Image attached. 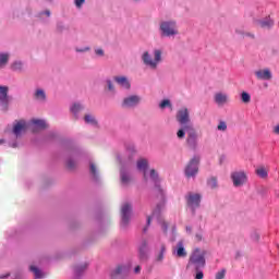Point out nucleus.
Returning <instances> with one entry per match:
<instances>
[{"label":"nucleus","instance_id":"obj_26","mask_svg":"<svg viewBox=\"0 0 279 279\" xmlns=\"http://www.w3.org/2000/svg\"><path fill=\"white\" fill-rule=\"evenodd\" d=\"M85 123H89L90 125H97V120L92 114H86L84 117Z\"/></svg>","mask_w":279,"mask_h":279},{"label":"nucleus","instance_id":"obj_20","mask_svg":"<svg viewBox=\"0 0 279 279\" xmlns=\"http://www.w3.org/2000/svg\"><path fill=\"white\" fill-rule=\"evenodd\" d=\"M255 173L258 178H262V180H265L267 179V177L269 175V172L267 171V169L263 166L258 167L256 170H255Z\"/></svg>","mask_w":279,"mask_h":279},{"label":"nucleus","instance_id":"obj_14","mask_svg":"<svg viewBox=\"0 0 279 279\" xmlns=\"http://www.w3.org/2000/svg\"><path fill=\"white\" fill-rule=\"evenodd\" d=\"M114 82H117L119 84V86H121V88H125L126 90H130V88L132 86L130 84V81L125 76H116Z\"/></svg>","mask_w":279,"mask_h":279},{"label":"nucleus","instance_id":"obj_31","mask_svg":"<svg viewBox=\"0 0 279 279\" xmlns=\"http://www.w3.org/2000/svg\"><path fill=\"white\" fill-rule=\"evenodd\" d=\"M209 189H217V178H210L207 182Z\"/></svg>","mask_w":279,"mask_h":279},{"label":"nucleus","instance_id":"obj_15","mask_svg":"<svg viewBox=\"0 0 279 279\" xmlns=\"http://www.w3.org/2000/svg\"><path fill=\"white\" fill-rule=\"evenodd\" d=\"M255 75L257 80H266V81L271 80V71H269V69L256 71Z\"/></svg>","mask_w":279,"mask_h":279},{"label":"nucleus","instance_id":"obj_4","mask_svg":"<svg viewBox=\"0 0 279 279\" xmlns=\"http://www.w3.org/2000/svg\"><path fill=\"white\" fill-rule=\"evenodd\" d=\"M199 171V157H193L185 167L186 178H195Z\"/></svg>","mask_w":279,"mask_h":279},{"label":"nucleus","instance_id":"obj_19","mask_svg":"<svg viewBox=\"0 0 279 279\" xmlns=\"http://www.w3.org/2000/svg\"><path fill=\"white\" fill-rule=\"evenodd\" d=\"M215 101L218 106H223V104H228V95L218 93L215 95Z\"/></svg>","mask_w":279,"mask_h":279},{"label":"nucleus","instance_id":"obj_51","mask_svg":"<svg viewBox=\"0 0 279 279\" xmlns=\"http://www.w3.org/2000/svg\"><path fill=\"white\" fill-rule=\"evenodd\" d=\"M143 232H147V227H145V228L143 229Z\"/></svg>","mask_w":279,"mask_h":279},{"label":"nucleus","instance_id":"obj_45","mask_svg":"<svg viewBox=\"0 0 279 279\" xmlns=\"http://www.w3.org/2000/svg\"><path fill=\"white\" fill-rule=\"evenodd\" d=\"M108 89L114 90V85H112V81H107Z\"/></svg>","mask_w":279,"mask_h":279},{"label":"nucleus","instance_id":"obj_50","mask_svg":"<svg viewBox=\"0 0 279 279\" xmlns=\"http://www.w3.org/2000/svg\"><path fill=\"white\" fill-rule=\"evenodd\" d=\"M45 14H46V16H51V12L50 11H46Z\"/></svg>","mask_w":279,"mask_h":279},{"label":"nucleus","instance_id":"obj_42","mask_svg":"<svg viewBox=\"0 0 279 279\" xmlns=\"http://www.w3.org/2000/svg\"><path fill=\"white\" fill-rule=\"evenodd\" d=\"M195 271H196L195 279H204V271H202L201 269Z\"/></svg>","mask_w":279,"mask_h":279},{"label":"nucleus","instance_id":"obj_23","mask_svg":"<svg viewBox=\"0 0 279 279\" xmlns=\"http://www.w3.org/2000/svg\"><path fill=\"white\" fill-rule=\"evenodd\" d=\"M259 26L263 27V29H269L270 27H274V21L271 19L259 21Z\"/></svg>","mask_w":279,"mask_h":279},{"label":"nucleus","instance_id":"obj_8","mask_svg":"<svg viewBox=\"0 0 279 279\" xmlns=\"http://www.w3.org/2000/svg\"><path fill=\"white\" fill-rule=\"evenodd\" d=\"M185 132L187 134V145L192 149H195L197 147V132H195V128L193 126H186Z\"/></svg>","mask_w":279,"mask_h":279},{"label":"nucleus","instance_id":"obj_9","mask_svg":"<svg viewBox=\"0 0 279 279\" xmlns=\"http://www.w3.org/2000/svg\"><path fill=\"white\" fill-rule=\"evenodd\" d=\"M132 213V205L130 203H126L121 208V226H128L130 223V214Z\"/></svg>","mask_w":279,"mask_h":279},{"label":"nucleus","instance_id":"obj_36","mask_svg":"<svg viewBox=\"0 0 279 279\" xmlns=\"http://www.w3.org/2000/svg\"><path fill=\"white\" fill-rule=\"evenodd\" d=\"M123 269H125L124 266H117V268L113 270L112 276H121V274H123Z\"/></svg>","mask_w":279,"mask_h":279},{"label":"nucleus","instance_id":"obj_25","mask_svg":"<svg viewBox=\"0 0 279 279\" xmlns=\"http://www.w3.org/2000/svg\"><path fill=\"white\" fill-rule=\"evenodd\" d=\"M35 98L38 99L39 101H45V99H47V95L45 94V90L37 89L35 92Z\"/></svg>","mask_w":279,"mask_h":279},{"label":"nucleus","instance_id":"obj_10","mask_svg":"<svg viewBox=\"0 0 279 279\" xmlns=\"http://www.w3.org/2000/svg\"><path fill=\"white\" fill-rule=\"evenodd\" d=\"M137 104H141V97L133 95L123 99L122 108H135Z\"/></svg>","mask_w":279,"mask_h":279},{"label":"nucleus","instance_id":"obj_43","mask_svg":"<svg viewBox=\"0 0 279 279\" xmlns=\"http://www.w3.org/2000/svg\"><path fill=\"white\" fill-rule=\"evenodd\" d=\"M202 239H203L202 233H196L195 236H194V241H195L196 243L202 242Z\"/></svg>","mask_w":279,"mask_h":279},{"label":"nucleus","instance_id":"obj_12","mask_svg":"<svg viewBox=\"0 0 279 279\" xmlns=\"http://www.w3.org/2000/svg\"><path fill=\"white\" fill-rule=\"evenodd\" d=\"M25 130H27V123L25 122V120H20L13 126V134H15V136H21V134H23V132H25Z\"/></svg>","mask_w":279,"mask_h":279},{"label":"nucleus","instance_id":"obj_11","mask_svg":"<svg viewBox=\"0 0 279 279\" xmlns=\"http://www.w3.org/2000/svg\"><path fill=\"white\" fill-rule=\"evenodd\" d=\"M8 90H10L8 86L0 85V106H3L4 108H8V105L10 104Z\"/></svg>","mask_w":279,"mask_h":279},{"label":"nucleus","instance_id":"obj_1","mask_svg":"<svg viewBox=\"0 0 279 279\" xmlns=\"http://www.w3.org/2000/svg\"><path fill=\"white\" fill-rule=\"evenodd\" d=\"M193 267L195 270L204 269L206 267V251L195 248L189 259L186 268Z\"/></svg>","mask_w":279,"mask_h":279},{"label":"nucleus","instance_id":"obj_6","mask_svg":"<svg viewBox=\"0 0 279 279\" xmlns=\"http://www.w3.org/2000/svg\"><path fill=\"white\" fill-rule=\"evenodd\" d=\"M187 207L191 208L193 213H195L196 208H199V204H202V195L197 193L190 192L185 196Z\"/></svg>","mask_w":279,"mask_h":279},{"label":"nucleus","instance_id":"obj_39","mask_svg":"<svg viewBox=\"0 0 279 279\" xmlns=\"http://www.w3.org/2000/svg\"><path fill=\"white\" fill-rule=\"evenodd\" d=\"M66 167L68 169H75V167H77V163L73 159H69L66 161Z\"/></svg>","mask_w":279,"mask_h":279},{"label":"nucleus","instance_id":"obj_33","mask_svg":"<svg viewBox=\"0 0 279 279\" xmlns=\"http://www.w3.org/2000/svg\"><path fill=\"white\" fill-rule=\"evenodd\" d=\"M80 110H82V105H80V104H74L71 107V112H73V114H77V112H80Z\"/></svg>","mask_w":279,"mask_h":279},{"label":"nucleus","instance_id":"obj_28","mask_svg":"<svg viewBox=\"0 0 279 279\" xmlns=\"http://www.w3.org/2000/svg\"><path fill=\"white\" fill-rule=\"evenodd\" d=\"M241 99H242L243 104H250V101H252V96H250V94H247V92H242Z\"/></svg>","mask_w":279,"mask_h":279},{"label":"nucleus","instance_id":"obj_18","mask_svg":"<svg viewBox=\"0 0 279 279\" xmlns=\"http://www.w3.org/2000/svg\"><path fill=\"white\" fill-rule=\"evenodd\" d=\"M147 167H148V162L147 159H140L137 161V169L140 171H144V180H147Z\"/></svg>","mask_w":279,"mask_h":279},{"label":"nucleus","instance_id":"obj_44","mask_svg":"<svg viewBox=\"0 0 279 279\" xmlns=\"http://www.w3.org/2000/svg\"><path fill=\"white\" fill-rule=\"evenodd\" d=\"M86 0H75V5L76 8H82V5H84Z\"/></svg>","mask_w":279,"mask_h":279},{"label":"nucleus","instance_id":"obj_16","mask_svg":"<svg viewBox=\"0 0 279 279\" xmlns=\"http://www.w3.org/2000/svg\"><path fill=\"white\" fill-rule=\"evenodd\" d=\"M175 254L178 258H186L187 253L186 248H184V243L182 241L178 242Z\"/></svg>","mask_w":279,"mask_h":279},{"label":"nucleus","instance_id":"obj_41","mask_svg":"<svg viewBox=\"0 0 279 279\" xmlns=\"http://www.w3.org/2000/svg\"><path fill=\"white\" fill-rule=\"evenodd\" d=\"M226 278V269H222L216 274V279H223Z\"/></svg>","mask_w":279,"mask_h":279},{"label":"nucleus","instance_id":"obj_38","mask_svg":"<svg viewBox=\"0 0 279 279\" xmlns=\"http://www.w3.org/2000/svg\"><path fill=\"white\" fill-rule=\"evenodd\" d=\"M89 169L93 178L97 179V166H95V163H90Z\"/></svg>","mask_w":279,"mask_h":279},{"label":"nucleus","instance_id":"obj_37","mask_svg":"<svg viewBox=\"0 0 279 279\" xmlns=\"http://www.w3.org/2000/svg\"><path fill=\"white\" fill-rule=\"evenodd\" d=\"M185 134H186V129H184V126H181V129L177 132L178 138H184Z\"/></svg>","mask_w":279,"mask_h":279},{"label":"nucleus","instance_id":"obj_47","mask_svg":"<svg viewBox=\"0 0 279 279\" xmlns=\"http://www.w3.org/2000/svg\"><path fill=\"white\" fill-rule=\"evenodd\" d=\"M161 228H162L163 232H167V228H168L167 222L162 221Z\"/></svg>","mask_w":279,"mask_h":279},{"label":"nucleus","instance_id":"obj_32","mask_svg":"<svg viewBox=\"0 0 279 279\" xmlns=\"http://www.w3.org/2000/svg\"><path fill=\"white\" fill-rule=\"evenodd\" d=\"M121 182L122 184H130V175L128 173L122 172L121 173Z\"/></svg>","mask_w":279,"mask_h":279},{"label":"nucleus","instance_id":"obj_52","mask_svg":"<svg viewBox=\"0 0 279 279\" xmlns=\"http://www.w3.org/2000/svg\"><path fill=\"white\" fill-rule=\"evenodd\" d=\"M186 230L191 231V228H190V227H186Z\"/></svg>","mask_w":279,"mask_h":279},{"label":"nucleus","instance_id":"obj_5","mask_svg":"<svg viewBox=\"0 0 279 279\" xmlns=\"http://www.w3.org/2000/svg\"><path fill=\"white\" fill-rule=\"evenodd\" d=\"M161 36H175L178 35V25L173 21L162 22L160 24Z\"/></svg>","mask_w":279,"mask_h":279},{"label":"nucleus","instance_id":"obj_21","mask_svg":"<svg viewBox=\"0 0 279 279\" xmlns=\"http://www.w3.org/2000/svg\"><path fill=\"white\" fill-rule=\"evenodd\" d=\"M161 208L162 205H157V208L153 211V215L147 217V227L151 225V219H154V217H159Z\"/></svg>","mask_w":279,"mask_h":279},{"label":"nucleus","instance_id":"obj_53","mask_svg":"<svg viewBox=\"0 0 279 279\" xmlns=\"http://www.w3.org/2000/svg\"><path fill=\"white\" fill-rule=\"evenodd\" d=\"M259 236L257 235V241H258Z\"/></svg>","mask_w":279,"mask_h":279},{"label":"nucleus","instance_id":"obj_17","mask_svg":"<svg viewBox=\"0 0 279 279\" xmlns=\"http://www.w3.org/2000/svg\"><path fill=\"white\" fill-rule=\"evenodd\" d=\"M140 260H147V241H143L138 250Z\"/></svg>","mask_w":279,"mask_h":279},{"label":"nucleus","instance_id":"obj_2","mask_svg":"<svg viewBox=\"0 0 279 279\" xmlns=\"http://www.w3.org/2000/svg\"><path fill=\"white\" fill-rule=\"evenodd\" d=\"M142 60L146 66H149L150 69H158V64L162 62V50L156 49L154 50V59H151V56H149V52L146 51L142 56Z\"/></svg>","mask_w":279,"mask_h":279},{"label":"nucleus","instance_id":"obj_3","mask_svg":"<svg viewBox=\"0 0 279 279\" xmlns=\"http://www.w3.org/2000/svg\"><path fill=\"white\" fill-rule=\"evenodd\" d=\"M177 121L180 123L183 130L186 128H193V123L191 122V116L189 113V108L184 107L177 112Z\"/></svg>","mask_w":279,"mask_h":279},{"label":"nucleus","instance_id":"obj_46","mask_svg":"<svg viewBox=\"0 0 279 279\" xmlns=\"http://www.w3.org/2000/svg\"><path fill=\"white\" fill-rule=\"evenodd\" d=\"M272 132H274V134H277L279 136V124L274 126Z\"/></svg>","mask_w":279,"mask_h":279},{"label":"nucleus","instance_id":"obj_34","mask_svg":"<svg viewBox=\"0 0 279 279\" xmlns=\"http://www.w3.org/2000/svg\"><path fill=\"white\" fill-rule=\"evenodd\" d=\"M217 130H219V132H226V130H228V124L223 121H220L217 126Z\"/></svg>","mask_w":279,"mask_h":279},{"label":"nucleus","instance_id":"obj_22","mask_svg":"<svg viewBox=\"0 0 279 279\" xmlns=\"http://www.w3.org/2000/svg\"><path fill=\"white\" fill-rule=\"evenodd\" d=\"M10 61V54L5 52L0 53V69H3L5 64Z\"/></svg>","mask_w":279,"mask_h":279},{"label":"nucleus","instance_id":"obj_29","mask_svg":"<svg viewBox=\"0 0 279 279\" xmlns=\"http://www.w3.org/2000/svg\"><path fill=\"white\" fill-rule=\"evenodd\" d=\"M13 71H23V62L21 61H15L11 65Z\"/></svg>","mask_w":279,"mask_h":279},{"label":"nucleus","instance_id":"obj_13","mask_svg":"<svg viewBox=\"0 0 279 279\" xmlns=\"http://www.w3.org/2000/svg\"><path fill=\"white\" fill-rule=\"evenodd\" d=\"M31 128L33 132H38V130L47 129V122H45V120L34 119L31 122Z\"/></svg>","mask_w":279,"mask_h":279},{"label":"nucleus","instance_id":"obj_30","mask_svg":"<svg viewBox=\"0 0 279 279\" xmlns=\"http://www.w3.org/2000/svg\"><path fill=\"white\" fill-rule=\"evenodd\" d=\"M85 270H86V265L74 267V271H75L76 277H80V275L83 274Z\"/></svg>","mask_w":279,"mask_h":279},{"label":"nucleus","instance_id":"obj_49","mask_svg":"<svg viewBox=\"0 0 279 279\" xmlns=\"http://www.w3.org/2000/svg\"><path fill=\"white\" fill-rule=\"evenodd\" d=\"M134 271H135V274H141V266H136Z\"/></svg>","mask_w":279,"mask_h":279},{"label":"nucleus","instance_id":"obj_40","mask_svg":"<svg viewBox=\"0 0 279 279\" xmlns=\"http://www.w3.org/2000/svg\"><path fill=\"white\" fill-rule=\"evenodd\" d=\"M150 179L153 180V182H158V173L156 172V170L151 169L150 170Z\"/></svg>","mask_w":279,"mask_h":279},{"label":"nucleus","instance_id":"obj_35","mask_svg":"<svg viewBox=\"0 0 279 279\" xmlns=\"http://www.w3.org/2000/svg\"><path fill=\"white\" fill-rule=\"evenodd\" d=\"M159 108H171V101L169 99H165L160 102Z\"/></svg>","mask_w":279,"mask_h":279},{"label":"nucleus","instance_id":"obj_24","mask_svg":"<svg viewBox=\"0 0 279 279\" xmlns=\"http://www.w3.org/2000/svg\"><path fill=\"white\" fill-rule=\"evenodd\" d=\"M29 269H31V271L34 272V276L36 279L45 278V275L43 274V271L40 269H38V267L31 266Z\"/></svg>","mask_w":279,"mask_h":279},{"label":"nucleus","instance_id":"obj_48","mask_svg":"<svg viewBox=\"0 0 279 279\" xmlns=\"http://www.w3.org/2000/svg\"><path fill=\"white\" fill-rule=\"evenodd\" d=\"M96 56H104V50L102 49H96Z\"/></svg>","mask_w":279,"mask_h":279},{"label":"nucleus","instance_id":"obj_27","mask_svg":"<svg viewBox=\"0 0 279 279\" xmlns=\"http://www.w3.org/2000/svg\"><path fill=\"white\" fill-rule=\"evenodd\" d=\"M165 252H167V246L165 244H161L160 245V252L159 254L157 255V260H163L165 258Z\"/></svg>","mask_w":279,"mask_h":279},{"label":"nucleus","instance_id":"obj_7","mask_svg":"<svg viewBox=\"0 0 279 279\" xmlns=\"http://www.w3.org/2000/svg\"><path fill=\"white\" fill-rule=\"evenodd\" d=\"M231 180L233 182V186H243L245 182H247V174L244 171H235L231 173Z\"/></svg>","mask_w":279,"mask_h":279}]
</instances>
